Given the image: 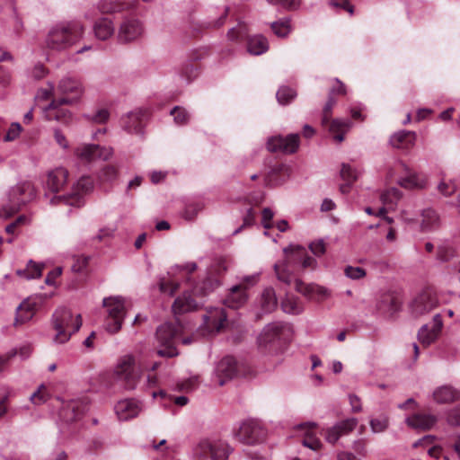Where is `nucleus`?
<instances>
[{"mask_svg":"<svg viewBox=\"0 0 460 460\" xmlns=\"http://www.w3.org/2000/svg\"><path fill=\"white\" fill-rule=\"evenodd\" d=\"M84 33V27L76 22L62 23L52 28L46 39L49 49L61 51L73 46Z\"/></svg>","mask_w":460,"mask_h":460,"instance_id":"nucleus-1","label":"nucleus"},{"mask_svg":"<svg viewBox=\"0 0 460 460\" xmlns=\"http://www.w3.org/2000/svg\"><path fill=\"white\" fill-rule=\"evenodd\" d=\"M33 184L29 181L19 182L6 194V200L0 207V218H8L17 213L22 206L34 199Z\"/></svg>","mask_w":460,"mask_h":460,"instance_id":"nucleus-2","label":"nucleus"},{"mask_svg":"<svg viewBox=\"0 0 460 460\" xmlns=\"http://www.w3.org/2000/svg\"><path fill=\"white\" fill-rule=\"evenodd\" d=\"M52 322L57 332L54 341L59 344L66 342L71 335L78 332L82 326L81 314L73 315L72 312L66 308L56 310L53 314Z\"/></svg>","mask_w":460,"mask_h":460,"instance_id":"nucleus-3","label":"nucleus"},{"mask_svg":"<svg viewBox=\"0 0 460 460\" xmlns=\"http://www.w3.org/2000/svg\"><path fill=\"white\" fill-rule=\"evenodd\" d=\"M102 305L107 312L104 329L111 334L117 333L121 329L127 314L125 298L119 296L105 297Z\"/></svg>","mask_w":460,"mask_h":460,"instance_id":"nucleus-4","label":"nucleus"},{"mask_svg":"<svg viewBox=\"0 0 460 460\" xmlns=\"http://www.w3.org/2000/svg\"><path fill=\"white\" fill-rule=\"evenodd\" d=\"M231 450L221 439L205 438L196 446L194 455L198 460H227Z\"/></svg>","mask_w":460,"mask_h":460,"instance_id":"nucleus-5","label":"nucleus"},{"mask_svg":"<svg viewBox=\"0 0 460 460\" xmlns=\"http://www.w3.org/2000/svg\"><path fill=\"white\" fill-rule=\"evenodd\" d=\"M93 188V181L90 177H81L67 195H55L49 200L50 204H66L72 207H81L84 203L83 196L90 192Z\"/></svg>","mask_w":460,"mask_h":460,"instance_id":"nucleus-6","label":"nucleus"},{"mask_svg":"<svg viewBox=\"0 0 460 460\" xmlns=\"http://www.w3.org/2000/svg\"><path fill=\"white\" fill-rule=\"evenodd\" d=\"M234 436L243 444L255 445L265 439L266 430L260 421L248 420L240 425Z\"/></svg>","mask_w":460,"mask_h":460,"instance_id":"nucleus-7","label":"nucleus"},{"mask_svg":"<svg viewBox=\"0 0 460 460\" xmlns=\"http://www.w3.org/2000/svg\"><path fill=\"white\" fill-rule=\"evenodd\" d=\"M395 173L399 174L398 184L404 189H423L427 179L424 175L412 171L404 162L398 160L394 166Z\"/></svg>","mask_w":460,"mask_h":460,"instance_id":"nucleus-8","label":"nucleus"},{"mask_svg":"<svg viewBox=\"0 0 460 460\" xmlns=\"http://www.w3.org/2000/svg\"><path fill=\"white\" fill-rule=\"evenodd\" d=\"M114 374L131 389L136 386L140 378V372L136 368L135 358L129 354L119 358L114 367Z\"/></svg>","mask_w":460,"mask_h":460,"instance_id":"nucleus-9","label":"nucleus"},{"mask_svg":"<svg viewBox=\"0 0 460 460\" xmlns=\"http://www.w3.org/2000/svg\"><path fill=\"white\" fill-rule=\"evenodd\" d=\"M438 305V298L431 289L423 290L410 304L411 313L415 317L429 314Z\"/></svg>","mask_w":460,"mask_h":460,"instance_id":"nucleus-10","label":"nucleus"},{"mask_svg":"<svg viewBox=\"0 0 460 460\" xmlns=\"http://www.w3.org/2000/svg\"><path fill=\"white\" fill-rule=\"evenodd\" d=\"M75 156L83 163H90L98 158L107 160L112 155L111 147H102L96 144H82L75 147Z\"/></svg>","mask_w":460,"mask_h":460,"instance_id":"nucleus-11","label":"nucleus"},{"mask_svg":"<svg viewBox=\"0 0 460 460\" xmlns=\"http://www.w3.org/2000/svg\"><path fill=\"white\" fill-rule=\"evenodd\" d=\"M143 34L144 26L139 20L125 18L118 29L117 38L120 43H129L137 40Z\"/></svg>","mask_w":460,"mask_h":460,"instance_id":"nucleus-12","label":"nucleus"},{"mask_svg":"<svg viewBox=\"0 0 460 460\" xmlns=\"http://www.w3.org/2000/svg\"><path fill=\"white\" fill-rule=\"evenodd\" d=\"M175 335L176 330L172 323H166L157 328L156 338L161 345L164 347L157 350L159 356L172 358L178 354L172 343Z\"/></svg>","mask_w":460,"mask_h":460,"instance_id":"nucleus-13","label":"nucleus"},{"mask_svg":"<svg viewBox=\"0 0 460 460\" xmlns=\"http://www.w3.org/2000/svg\"><path fill=\"white\" fill-rule=\"evenodd\" d=\"M299 147V136L290 134L287 137L277 136L270 137L267 142V148L270 152H282L294 154Z\"/></svg>","mask_w":460,"mask_h":460,"instance_id":"nucleus-14","label":"nucleus"},{"mask_svg":"<svg viewBox=\"0 0 460 460\" xmlns=\"http://www.w3.org/2000/svg\"><path fill=\"white\" fill-rule=\"evenodd\" d=\"M204 305L202 300L195 297L191 291H185L178 296L172 304V312L175 315H180L199 310Z\"/></svg>","mask_w":460,"mask_h":460,"instance_id":"nucleus-15","label":"nucleus"},{"mask_svg":"<svg viewBox=\"0 0 460 460\" xmlns=\"http://www.w3.org/2000/svg\"><path fill=\"white\" fill-rule=\"evenodd\" d=\"M238 375L237 362L233 357L222 358L215 369V381L219 385H224L228 380Z\"/></svg>","mask_w":460,"mask_h":460,"instance_id":"nucleus-16","label":"nucleus"},{"mask_svg":"<svg viewBox=\"0 0 460 460\" xmlns=\"http://www.w3.org/2000/svg\"><path fill=\"white\" fill-rule=\"evenodd\" d=\"M295 288L305 296L318 301L324 300L331 296V291L325 287L317 284H305L301 280L295 281Z\"/></svg>","mask_w":460,"mask_h":460,"instance_id":"nucleus-17","label":"nucleus"},{"mask_svg":"<svg viewBox=\"0 0 460 460\" xmlns=\"http://www.w3.org/2000/svg\"><path fill=\"white\" fill-rule=\"evenodd\" d=\"M114 410L120 420H128L140 413L142 406L134 399H125L118 402Z\"/></svg>","mask_w":460,"mask_h":460,"instance_id":"nucleus-18","label":"nucleus"},{"mask_svg":"<svg viewBox=\"0 0 460 460\" xmlns=\"http://www.w3.org/2000/svg\"><path fill=\"white\" fill-rule=\"evenodd\" d=\"M37 308L38 303L35 299H24L16 308V315L13 325H22L31 320L36 314Z\"/></svg>","mask_w":460,"mask_h":460,"instance_id":"nucleus-19","label":"nucleus"},{"mask_svg":"<svg viewBox=\"0 0 460 460\" xmlns=\"http://www.w3.org/2000/svg\"><path fill=\"white\" fill-rule=\"evenodd\" d=\"M358 420L355 418L344 420L326 431V439L330 443H336L337 440L344 435L349 434L357 426Z\"/></svg>","mask_w":460,"mask_h":460,"instance_id":"nucleus-20","label":"nucleus"},{"mask_svg":"<svg viewBox=\"0 0 460 460\" xmlns=\"http://www.w3.org/2000/svg\"><path fill=\"white\" fill-rule=\"evenodd\" d=\"M420 229L423 233H429L440 227L441 220L438 213L431 208H425L420 213Z\"/></svg>","mask_w":460,"mask_h":460,"instance_id":"nucleus-21","label":"nucleus"},{"mask_svg":"<svg viewBox=\"0 0 460 460\" xmlns=\"http://www.w3.org/2000/svg\"><path fill=\"white\" fill-rule=\"evenodd\" d=\"M438 419L435 415L429 413H415L406 418V424L414 429L429 430L437 422Z\"/></svg>","mask_w":460,"mask_h":460,"instance_id":"nucleus-22","label":"nucleus"},{"mask_svg":"<svg viewBox=\"0 0 460 460\" xmlns=\"http://www.w3.org/2000/svg\"><path fill=\"white\" fill-rule=\"evenodd\" d=\"M68 171L64 167H58L48 173L47 186L52 192L60 191L67 181Z\"/></svg>","mask_w":460,"mask_h":460,"instance_id":"nucleus-23","label":"nucleus"},{"mask_svg":"<svg viewBox=\"0 0 460 460\" xmlns=\"http://www.w3.org/2000/svg\"><path fill=\"white\" fill-rule=\"evenodd\" d=\"M247 300L248 295L243 284L232 287L224 302L227 307L237 309L243 306Z\"/></svg>","mask_w":460,"mask_h":460,"instance_id":"nucleus-24","label":"nucleus"},{"mask_svg":"<svg viewBox=\"0 0 460 460\" xmlns=\"http://www.w3.org/2000/svg\"><path fill=\"white\" fill-rule=\"evenodd\" d=\"M58 91L62 94H73L71 98L72 102L77 100L83 93V87L79 81L72 77L62 78L58 86Z\"/></svg>","mask_w":460,"mask_h":460,"instance_id":"nucleus-25","label":"nucleus"},{"mask_svg":"<svg viewBox=\"0 0 460 460\" xmlns=\"http://www.w3.org/2000/svg\"><path fill=\"white\" fill-rule=\"evenodd\" d=\"M324 127L333 136L335 141L341 143L344 140V135L351 128V122L349 119H330Z\"/></svg>","mask_w":460,"mask_h":460,"instance_id":"nucleus-26","label":"nucleus"},{"mask_svg":"<svg viewBox=\"0 0 460 460\" xmlns=\"http://www.w3.org/2000/svg\"><path fill=\"white\" fill-rule=\"evenodd\" d=\"M85 406L80 401H70L66 402L61 411L60 416L66 422H72L79 419L84 413Z\"/></svg>","mask_w":460,"mask_h":460,"instance_id":"nucleus-27","label":"nucleus"},{"mask_svg":"<svg viewBox=\"0 0 460 460\" xmlns=\"http://www.w3.org/2000/svg\"><path fill=\"white\" fill-rule=\"evenodd\" d=\"M226 317L222 308H211L204 315V320L208 328L219 332L223 328Z\"/></svg>","mask_w":460,"mask_h":460,"instance_id":"nucleus-28","label":"nucleus"},{"mask_svg":"<svg viewBox=\"0 0 460 460\" xmlns=\"http://www.w3.org/2000/svg\"><path fill=\"white\" fill-rule=\"evenodd\" d=\"M316 423L314 422L301 423L296 426L298 430L304 431L305 438L303 439V445L313 450H318L321 447V442L314 433Z\"/></svg>","mask_w":460,"mask_h":460,"instance_id":"nucleus-29","label":"nucleus"},{"mask_svg":"<svg viewBox=\"0 0 460 460\" xmlns=\"http://www.w3.org/2000/svg\"><path fill=\"white\" fill-rule=\"evenodd\" d=\"M258 304L261 314H270L273 312L278 305L275 290L272 288H266L261 292Z\"/></svg>","mask_w":460,"mask_h":460,"instance_id":"nucleus-30","label":"nucleus"},{"mask_svg":"<svg viewBox=\"0 0 460 460\" xmlns=\"http://www.w3.org/2000/svg\"><path fill=\"white\" fill-rule=\"evenodd\" d=\"M416 135L411 131H399L390 137V144L398 149H409L415 142Z\"/></svg>","mask_w":460,"mask_h":460,"instance_id":"nucleus-31","label":"nucleus"},{"mask_svg":"<svg viewBox=\"0 0 460 460\" xmlns=\"http://www.w3.org/2000/svg\"><path fill=\"white\" fill-rule=\"evenodd\" d=\"M400 199L401 192L397 189L392 188L387 190L381 195L384 207H382L376 215L380 217L385 215L388 210L394 209Z\"/></svg>","mask_w":460,"mask_h":460,"instance_id":"nucleus-32","label":"nucleus"},{"mask_svg":"<svg viewBox=\"0 0 460 460\" xmlns=\"http://www.w3.org/2000/svg\"><path fill=\"white\" fill-rule=\"evenodd\" d=\"M70 103H72V99L68 98L53 100L48 107L49 116L58 121L66 122V119L70 117V112L66 109H59V107Z\"/></svg>","mask_w":460,"mask_h":460,"instance_id":"nucleus-33","label":"nucleus"},{"mask_svg":"<svg viewBox=\"0 0 460 460\" xmlns=\"http://www.w3.org/2000/svg\"><path fill=\"white\" fill-rule=\"evenodd\" d=\"M433 398L438 403H449L460 399V391L450 385H442L433 392Z\"/></svg>","mask_w":460,"mask_h":460,"instance_id":"nucleus-34","label":"nucleus"},{"mask_svg":"<svg viewBox=\"0 0 460 460\" xmlns=\"http://www.w3.org/2000/svg\"><path fill=\"white\" fill-rule=\"evenodd\" d=\"M123 128L128 133L139 134L142 131V113L130 112L121 120Z\"/></svg>","mask_w":460,"mask_h":460,"instance_id":"nucleus-35","label":"nucleus"},{"mask_svg":"<svg viewBox=\"0 0 460 460\" xmlns=\"http://www.w3.org/2000/svg\"><path fill=\"white\" fill-rule=\"evenodd\" d=\"M269 49V42L262 35L250 37L247 40V51L252 55H261Z\"/></svg>","mask_w":460,"mask_h":460,"instance_id":"nucleus-36","label":"nucleus"},{"mask_svg":"<svg viewBox=\"0 0 460 460\" xmlns=\"http://www.w3.org/2000/svg\"><path fill=\"white\" fill-rule=\"evenodd\" d=\"M400 307V300L391 294L384 295L378 303V309L388 315H393L398 312Z\"/></svg>","mask_w":460,"mask_h":460,"instance_id":"nucleus-37","label":"nucleus"},{"mask_svg":"<svg viewBox=\"0 0 460 460\" xmlns=\"http://www.w3.org/2000/svg\"><path fill=\"white\" fill-rule=\"evenodd\" d=\"M219 282L216 279L207 278L201 283L197 284L193 289V295L195 297L199 298L201 300L208 294H210L217 287H218Z\"/></svg>","mask_w":460,"mask_h":460,"instance_id":"nucleus-38","label":"nucleus"},{"mask_svg":"<svg viewBox=\"0 0 460 460\" xmlns=\"http://www.w3.org/2000/svg\"><path fill=\"white\" fill-rule=\"evenodd\" d=\"M93 31L96 38L105 40L113 34L114 27L111 21L107 18H102L95 22Z\"/></svg>","mask_w":460,"mask_h":460,"instance_id":"nucleus-39","label":"nucleus"},{"mask_svg":"<svg viewBox=\"0 0 460 460\" xmlns=\"http://www.w3.org/2000/svg\"><path fill=\"white\" fill-rule=\"evenodd\" d=\"M282 330L280 323H271L267 324L261 332L258 341L260 344H267L278 337Z\"/></svg>","mask_w":460,"mask_h":460,"instance_id":"nucleus-40","label":"nucleus"},{"mask_svg":"<svg viewBox=\"0 0 460 460\" xmlns=\"http://www.w3.org/2000/svg\"><path fill=\"white\" fill-rule=\"evenodd\" d=\"M440 332L434 329L433 326L424 324L418 332V340L425 347H429L439 336Z\"/></svg>","mask_w":460,"mask_h":460,"instance_id":"nucleus-41","label":"nucleus"},{"mask_svg":"<svg viewBox=\"0 0 460 460\" xmlns=\"http://www.w3.org/2000/svg\"><path fill=\"white\" fill-rule=\"evenodd\" d=\"M341 178L348 182V184L341 186V192L346 193L349 191V184L352 183L358 179L359 172L349 164H343L341 171Z\"/></svg>","mask_w":460,"mask_h":460,"instance_id":"nucleus-42","label":"nucleus"},{"mask_svg":"<svg viewBox=\"0 0 460 460\" xmlns=\"http://www.w3.org/2000/svg\"><path fill=\"white\" fill-rule=\"evenodd\" d=\"M42 267L39 264L34 263L32 261H30L27 264L26 269L18 270L16 271L17 275L25 279H38L41 276Z\"/></svg>","mask_w":460,"mask_h":460,"instance_id":"nucleus-43","label":"nucleus"},{"mask_svg":"<svg viewBox=\"0 0 460 460\" xmlns=\"http://www.w3.org/2000/svg\"><path fill=\"white\" fill-rule=\"evenodd\" d=\"M271 29L278 37H287L291 31L289 19L280 20L271 23Z\"/></svg>","mask_w":460,"mask_h":460,"instance_id":"nucleus-44","label":"nucleus"},{"mask_svg":"<svg viewBox=\"0 0 460 460\" xmlns=\"http://www.w3.org/2000/svg\"><path fill=\"white\" fill-rule=\"evenodd\" d=\"M49 394L47 387L44 385H40L38 389L31 395L30 401L35 404L40 405L48 401Z\"/></svg>","mask_w":460,"mask_h":460,"instance_id":"nucleus-45","label":"nucleus"},{"mask_svg":"<svg viewBox=\"0 0 460 460\" xmlns=\"http://www.w3.org/2000/svg\"><path fill=\"white\" fill-rule=\"evenodd\" d=\"M158 287L159 290L162 293L173 296L174 293L178 290L180 285L178 282L168 280L164 277H163L159 279Z\"/></svg>","mask_w":460,"mask_h":460,"instance_id":"nucleus-46","label":"nucleus"},{"mask_svg":"<svg viewBox=\"0 0 460 460\" xmlns=\"http://www.w3.org/2000/svg\"><path fill=\"white\" fill-rule=\"evenodd\" d=\"M276 95L280 104H287L296 96V93L289 87L282 86L279 89Z\"/></svg>","mask_w":460,"mask_h":460,"instance_id":"nucleus-47","label":"nucleus"},{"mask_svg":"<svg viewBox=\"0 0 460 460\" xmlns=\"http://www.w3.org/2000/svg\"><path fill=\"white\" fill-rule=\"evenodd\" d=\"M438 192L444 197L452 196L456 190V185L453 181H441L438 187Z\"/></svg>","mask_w":460,"mask_h":460,"instance_id":"nucleus-48","label":"nucleus"},{"mask_svg":"<svg viewBox=\"0 0 460 460\" xmlns=\"http://www.w3.org/2000/svg\"><path fill=\"white\" fill-rule=\"evenodd\" d=\"M120 0H101L99 8L102 13H114L120 11Z\"/></svg>","mask_w":460,"mask_h":460,"instance_id":"nucleus-49","label":"nucleus"},{"mask_svg":"<svg viewBox=\"0 0 460 460\" xmlns=\"http://www.w3.org/2000/svg\"><path fill=\"white\" fill-rule=\"evenodd\" d=\"M171 115L173 116L175 123L178 125L186 124L189 120V113L181 107L176 106L171 111Z\"/></svg>","mask_w":460,"mask_h":460,"instance_id":"nucleus-50","label":"nucleus"},{"mask_svg":"<svg viewBox=\"0 0 460 460\" xmlns=\"http://www.w3.org/2000/svg\"><path fill=\"white\" fill-rule=\"evenodd\" d=\"M370 427L375 433L383 432L388 428V418L383 416L381 418L373 419L370 420Z\"/></svg>","mask_w":460,"mask_h":460,"instance_id":"nucleus-51","label":"nucleus"},{"mask_svg":"<svg viewBox=\"0 0 460 460\" xmlns=\"http://www.w3.org/2000/svg\"><path fill=\"white\" fill-rule=\"evenodd\" d=\"M247 33L244 24L239 23L237 27L232 28L227 32V38L230 40H238L243 39Z\"/></svg>","mask_w":460,"mask_h":460,"instance_id":"nucleus-52","label":"nucleus"},{"mask_svg":"<svg viewBox=\"0 0 460 460\" xmlns=\"http://www.w3.org/2000/svg\"><path fill=\"white\" fill-rule=\"evenodd\" d=\"M346 277L351 279H360L366 276V270L361 267L347 266L344 270Z\"/></svg>","mask_w":460,"mask_h":460,"instance_id":"nucleus-53","label":"nucleus"},{"mask_svg":"<svg viewBox=\"0 0 460 460\" xmlns=\"http://www.w3.org/2000/svg\"><path fill=\"white\" fill-rule=\"evenodd\" d=\"M274 269L279 280L286 284H290L291 275L287 271L286 265L284 263H276Z\"/></svg>","mask_w":460,"mask_h":460,"instance_id":"nucleus-54","label":"nucleus"},{"mask_svg":"<svg viewBox=\"0 0 460 460\" xmlns=\"http://www.w3.org/2000/svg\"><path fill=\"white\" fill-rule=\"evenodd\" d=\"M22 126L18 122H13L11 124L8 128L5 136L4 137V140L6 142L13 141L17 139L21 134Z\"/></svg>","mask_w":460,"mask_h":460,"instance_id":"nucleus-55","label":"nucleus"},{"mask_svg":"<svg viewBox=\"0 0 460 460\" xmlns=\"http://www.w3.org/2000/svg\"><path fill=\"white\" fill-rule=\"evenodd\" d=\"M336 103V100L332 96H329L327 102L325 103L323 110L322 124L323 126L327 125L331 119L332 110Z\"/></svg>","mask_w":460,"mask_h":460,"instance_id":"nucleus-56","label":"nucleus"},{"mask_svg":"<svg viewBox=\"0 0 460 460\" xmlns=\"http://www.w3.org/2000/svg\"><path fill=\"white\" fill-rule=\"evenodd\" d=\"M202 208L203 207L200 204L189 205L185 208L183 217L187 220H193Z\"/></svg>","mask_w":460,"mask_h":460,"instance_id":"nucleus-57","label":"nucleus"},{"mask_svg":"<svg viewBox=\"0 0 460 460\" xmlns=\"http://www.w3.org/2000/svg\"><path fill=\"white\" fill-rule=\"evenodd\" d=\"M447 421L451 426H460V405L447 412Z\"/></svg>","mask_w":460,"mask_h":460,"instance_id":"nucleus-58","label":"nucleus"},{"mask_svg":"<svg viewBox=\"0 0 460 460\" xmlns=\"http://www.w3.org/2000/svg\"><path fill=\"white\" fill-rule=\"evenodd\" d=\"M281 307L285 313L298 314L300 309L296 301L287 299L281 303Z\"/></svg>","mask_w":460,"mask_h":460,"instance_id":"nucleus-59","label":"nucleus"},{"mask_svg":"<svg viewBox=\"0 0 460 460\" xmlns=\"http://www.w3.org/2000/svg\"><path fill=\"white\" fill-rule=\"evenodd\" d=\"M309 248L311 252L316 256L323 255L326 250L323 240H317L311 243Z\"/></svg>","mask_w":460,"mask_h":460,"instance_id":"nucleus-60","label":"nucleus"},{"mask_svg":"<svg viewBox=\"0 0 460 460\" xmlns=\"http://www.w3.org/2000/svg\"><path fill=\"white\" fill-rule=\"evenodd\" d=\"M117 169L112 165L106 166L102 172V178L106 181H111L117 178Z\"/></svg>","mask_w":460,"mask_h":460,"instance_id":"nucleus-61","label":"nucleus"},{"mask_svg":"<svg viewBox=\"0 0 460 460\" xmlns=\"http://www.w3.org/2000/svg\"><path fill=\"white\" fill-rule=\"evenodd\" d=\"M270 4H280L288 9H295L299 6L300 0H267Z\"/></svg>","mask_w":460,"mask_h":460,"instance_id":"nucleus-62","label":"nucleus"},{"mask_svg":"<svg viewBox=\"0 0 460 460\" xmlns=\"http://www.w3.org/2000/svg\"><path fill=\"white\" fill-rule=\"evenodd\" d=\"M54 137L56 142L64 149H67L69 147L68 141L66 140L65 135L59 130L55 129Z\"/></svg>","mask_w":460,"mask_h":460,"instance_id":"nucleus-63","label":"nucleus"},{"mask_svg":"<svg viewBox=\"0 0 460 460\" xmlns=\"http://www.w3.org/2000/svg\"><path fill=\"white\" fill-rule=\"evenodd\" d=\"M109 116V111L105 109H102L94 114L93 120L96 123H104L108 120Z\"/></svg>","mask_w":460,"mask_h":460,"instance_id":"nucleus-64","label":"nucleus"}]
</instances>
